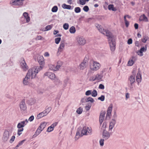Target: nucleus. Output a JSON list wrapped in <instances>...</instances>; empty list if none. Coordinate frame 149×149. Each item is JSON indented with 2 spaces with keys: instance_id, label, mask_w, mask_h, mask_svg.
I'll use <instances>...</instances> for the list:
<instances>
[{
  "instance_id": "obj_11",
  "label": "nucleus",
  "mask_w": 149,
  "mask_h": 149,
  "mask_svg": "<svg viewBox=\"0 0 149 149\" xmlns=\"http://www.w3.org/2000/svg\"><path fill=\"white\" fill-rule=\"evenodd\" d=\"M30 78V77L26 74V76L23 79V84L25 85H29V86L33 87L34 86V84H29V83Z\"/></svg>"
},
{
  "instance_id": "obj_1",
  "label": "nucleus",
  "mask_w": 149,
  "mask_h": 149,
  "mask_svg": "<svg viewBox=\"0 0 149 149\" xmlns=\"http://www.w3.org/2000/svg\"><path fill=\"white\" fill-rule=\"evenodd\" d=\"M95 26L100 32L108 37L111 50L114 51L115 49V42L111 33L108 30L104 29L98 24H96Z\"/></svg>"
},
{
  "instance_id": "obj_58",
  "label": "nucleus",
  "mask_w": 149,
  "mask_h": 149,
  "mask_svg": "<svg viewBox=\"0 0 149 149\" xmlns=\"http://www.w3.org/2000/svg\"><path fill=\"white\" fill-rule=\"evenodd\" d=\"M91 107V106L88 105L85 107V109L86 111H88L90 109Z\"/></svg>"
},
{
  "instance_id": "obj_8",
  "label": "nucleus",
  "mask_w": 149,
  "mask_h": 149,
  "mask_svg": "<svg viewBox=\"0 0 149 149\" xmlns=\"http://www.w3.org/2000/svg\"><path fill=\"white\" fill-rule=\"evenodd\" d=\"M87 129L88 130V134L91 135L92 134V130L91 127H90L85 126L83 127L81 130V136H82L84 135H87Z\"/></svg>"
},
{
  "instance_id": "obj_53",
  "label": "nucleus",
  "mask_w": 149,
  "mask_h": 149,
  "mask_svg": "<svg viewBox=\"0 0 149 149\" xmlns=\"http://www.w3.org/2000/svg\"><path fill=\"white\" fill-rule=\"evenodd\" d=\"M15 136H12L11 139L9 141V142L10 143H12L15 140Z\"/></svg>"
},
{
  "instance_id": "obj_24",
  "label": "nucleus",
  "mask_w": 149,
  "mask_h": 149,
  "mask_svg": "<svg viewBox=\"0 0 149 149\" xmlns=\"http://www.w3.org/2000/svg\"><path fill=\"white\" fill-rule=\"evenodd\" d=\"M135 60V57L134 56H132L131 58L129 60L127 63L128 65L130 66L132 65L134 63Z\"/></svg>"
},
{
  "instance_id": "obj_10",
  "label": "nucleus",
  "mask_w": 149,
  "mask_h": 149,
  "mask_svg": "<svg viewBox=\"0 0 149 149\" xmlns=\"http://www.w3.org/2000/svg\"><path fill=\"white\" fill-rule=\"evenodd\" d=\"M25 0H12L10 3L12 6H22Z\"/></svg>"
},
{
  "instance_id": "obj_21",
  "label": "nucleus",
  "mask_w": 149,
  "mask_h": 149,
  "mask_svg": "<svg viewBox=\"0 0 149 149\" xmlns=\"http://www.w3.org/2000/svg\"><path fill=\"white\" fill-rule=\"evenodd\" d=\"M54 83L56 86L58 87L62 88L63 86L62 81L58 79H56L54 81Z\"/></svg>"
},
{
  "instance_id": "obj_18",
  "label": "nucleus",
  "mask_w": 149,
  "mask_h": 149,
  "mask_svg": "<svg viewBox=\"0 0 149 149\" xmlns=\"http://www.w3.org/2000/svg\"><path fill=\"white\" fill-rule=\"evenodd\" d=\"M37 59L40 65H42V66L43 67V66L44 65L45 63L43 56H39L38 57Z\"/></svg>"
},
{
  "instance_id": "obj_54",
  "label": "nucleus",
  "mask_w": 149,
  "mask_h": 149,
  "mask_svg": "<svg viewBox=\"0 0 149 149\" xmlns=\"http://www.w3.org/2000/svg\"><path fill=\"white\" fill-rule=\"evenodd\" d=\"M34 116H31L29 118L28 120V121H29L30 122H31L34 120Z\"/></svg>"
},
{
  "instance_id": "obj_56",
  "label": "nucleus",
  "mask_w": 149,
  "mask_h": 149,
  "mask_svg": "<svg viewBox=\"0 0 149 149\" xmlns=\"http://www.w3.org/2000/svg\"><path fill=\"white\" fill-rule=\"evenodd\" d=\"M25 141V140H22V141L19 142V143H18V144L17 145L19 147V146H20L22 145L23 144V143H24V142Z\"/></svg>"
},
{
  "instance_id": "obj_34",
  "label": "nucleus",
  "mask_w": 149,
  "mask_h": 149,
  "mask_svg": "<svg viewBox=\"0 0 149 149\" xmlns=\"http://www.w3.org/2000/svg\"><path fill=\"white\" fill-rule=\"evenodd\" d=\"M49 69L52 70L53 71H56L57 70L56 66H55L54 65L52 64L50 65L49 66Z\"/></svg>"
},
{
  "instance_id": "obj_30",
  "label": "nucleus",
  "mask_w": 149,
  "mask_h": 149,
  "mask_svg": "<svg viewBox=\"0 0 149 149\" xmlns=\"http://www.w3.org/2000/svg\"><path fill=\"white\" fill-rule=\"evenodd\" d=\"M108 9L109 10L113 11H116L117 10L116 8L114 7V5L113 4H110L108 5Z\"/></svg>"
},
{
  "instance_id": "obj_28",
  "label": "nucleus",
  "mask_w": 149,
  "mask_h": 149,
  "mask_svg": "<svg viewBox=\"0 0 149 149\" xmlns=\"http://www.w3.org/2000/svg\"><path fill=\"white\" fill-rule=\"evenodd\" d=\"M42 131V130L39 127L37 129L34 134L33 136V138H35L38 136Z\"/></svg>"
},
{
  "instance_id": "obj_52",
  "label": "nucleus",
  "mask_w": 149,
  "mask_h": 149,
  "mask_svg": "<svg viewBox=\"0 0 149 149\" xmlns=\"http://www.w3.org/2000/svg\"><path fill=\"white\" fill-rule=\"evenodd\" d=\"M86 3L84 0H79V3L80 5H84Z\"/></svg>"
},
{
  "instance_id": "obj_62",
  "label": "nucleus",
  "mask_w": 149,
  "mask_h": 149,
  "mask_svg": "<svg viewBox=\"0 0 149 149\" xmlns=\"http://www.w3.org/2000/svg\"><path fill=\"white\" fill-rule=\"evenodd\" d=\"M42 37L40 36H38L36 38V39L38 40H41Z\"/></svg>"
},
{
  "instance_id": "obj_50",
  "label": "nucleus",
  "mask_w": 149,
  "mask_h": 149,
  "mask_svg": "<svg viewBox=\"0 0 149 149\" xmlns=\"http://www.w3.org/2000/svg\"><path fill=\"white\" fill-rule=\"evenodd\" d=\"M105 97L103 95H102L101 97H99L98 99L100 100L101 101H103L104 100Z\"/></svg>"
},
{
  "instance_id": "obj_35",
  "label": "nucleus",
  "mask_w": 149,
  "mask_h": 149,
  "mask_svg": "<svg viewBox=\"0 0 149 149\" xmlns=\"http://www.w3.org/2000/svg\"><path fill=\"white\" fill-rule=\"evenodd\" d=\"M85 102H90L91 103H93L94 102V100L93 98L91 97H89L86 98L85 99Z\"/></svg>"
},
{
  "instance_id": "obj_5",
  "label": "nucleus",
  "mask_w": 149,
  "mask_h": 149,
  "mask_svg": "<svg viewBox=\"0 0 149 149\" xmlns=\"http://www.w3.org/2000/svg\"><path fill=\"white\" fill-rule=\"evenodd\" d=\"M128 86L130 90H133L134 87V83L135 82V76L131 75L128 78Z\"/></svg>"
},
{
  "instance_id": "obj_57",
  "label": "nucleus",
  "mask_w": 149,
  "mask_h": 149,
  "mask_svg": "<svg viewBox=\"0 0 149 149\" xmlns=\"http://www.w3.org/2000/svg\"><path fill=\"white\" fill-rule=\"evenodd\" d=\"M132 39L130 38L127 41V43L129 45L132 44Z\"/></svg>"
},
{
  "instance_id": "obj_55",
  "label": "nucleus",
  "mask_w": 149,
  "mask_h": 149,
  "mask_svg": "<svg viewBox=\"0 0 149 149\" xmlns=\"http://www.w3.org/2000/svg\"><path fill=\"white\" fill-rule=\"evenodd\" d=\"M98 88L99 89H104V86L103 85L101 84L99 85Z\"/></svg>"
},
{
  "instance_id": "obj_29",
  "label": "nucleus",
  "mask_w": 149,
  "mask_h": 149,
  "mask_svg": "<svg viewBox=\"0 0 149 149\" xmlns=\"http://www.w3.org/2000/svg\"><path fill=\"white\" fill-rule=\"evenodd\" d=\"M112 109V106L111 104L110 105L108 108L107 113V117L111 115Z\"/></svg>"
},
{
  "instance_id": "obj_2",
  "label": "nucleus",
  "mask_w": 149,
  "mask_h": 149,
  "mask_svg": "<svg viewBox=\"0 0 149 149\" xmlns=\"http://www.w3.org/2000/svg\"><path fill=\"white\" fill-rule=\"evenodd\" d=\"M43 68L42 66H35L31 69H30L29 70L27 74L32 79L35 78L37 73Z\"/></svg>"
},
{
  "instance_id": "obj_39",
  "label": "nucleus",
  "mask_w": 149,
  "mask_h": 149,
  "mask_svg": "<svg viewBox=\"0 0 149 149\" xmlns=\"http://www.w3.org/2000/svg\"><path fill=\"white\" fill-rule=\"evenodd\" d=\"M96 76V79H97V80H101L103 77L102 75V74H97L95 75Z\"/></svg>"
},
{
  "instance_id": "obj_42",
  "label": "nucleus",
  "mask_w": 149,
  "mask_h": 149,
  "mask_svg": "<svg viewBox=\"0 0 149 149\" xmlns=\"http://www.w3.org/2000/svg\"><path fill=\"white\" fill-rule=\"evenodd\" d=\"M83 111V109L81 107H79V108H78L77 111L76 112L78 114H81L82 112Z\"/></svg>"
},
{
  "instance_id": "obj_61",
  "label": "nucleus",
  "mask_w": 149,
  "mask_h": 149,
  "mask_svg": "<svg viewBox=\"0 0 149 149\" xmlns=\"http://www.w3.org/2000/svg\"><path fill=\"white\" fill-rule=\"evenodd\" d=\"M126 100L127 99L130 97V94L129 93H127L125 94Z\"/></svg>"
},
{
  "instance_id": "obj_17",
  "label": "nucleus",
  "mask_w": 149,
  "mask_h": 149,
  "mask_svg": "<svg viewBox=\"0 0 149 149\" xmlns=\"http://www.w3.org/2000/svg\"><path fill=\"white\" fill-rule=\"evenodd\" d=\"M19 106L21 111H24L26 110V107L25 104L24 100H22L20 103Z\"/></svg>"
},
{
  "instance_id": "obj_32",
  "label": "nucleus",
  "mask_w": 149,
  "mask_h": 149,
  "mask_svg": "<svg viewBox=\"0 0 149 149\" xmlns=\"http://www.w3.org/2000/svg\"><path fill=\"white\" fill-rule=\"evenodd\" d=\"M47 124V123L45 122H43L41 123L40 126L38 127L43 130Z\"/></svg>"
},
{
  "instance_id": "obj_64",
  "label": "nucleus",
  "mask_w": 149,
  "mask_h": 149,
  "mask_svg": "<svg viewBox=\"0 0 149 149\" xmlns=\"http://www.w3.org/2000/svg\"><path fill=\"white\" fill-rule=\"evenodd\" d=\"M134 26L136 29H137L138 28V25L137 23L134 24Z\"/></svg>"
},
{
  "instance_id": "obj_46",
  "label": "nucleus",
  "mask_w": 149,
  "mask_h": 149,
  "mask_svg": "<svg viewBox=\"0 0 149 149\" xmlns=\"http://www.w3.org/2000/svg\"><path fill=\"white\" fill-rule=\"evenodd\" d=\"M69 27V24L68 23H65L63 25V28L65 30H67Z\"/></svg>"
},
{
  "instance_id": "obj_44",
  "label": "nucleus",
  "mask_w": 149,
  "mask_h": 149,
  "mask_svg": "<svg viewBox=\"0 0 149 149\" xmlns=\"http://www.w3.org/2000/svg\"><path fill=\"white\" fill-rule=\"evenodd\" d=\"M74 11L77 13H78L80 12L81 8L79 7H77L74 8Z\"/></svg>"
},
{
  "instance_id": "obj_60",
  "label": "nucleus",
  "mask_w": 149,
  "mask_h": 149,
  "mask_svg": "<svg viewBox=\"0 0 149 149\" xmlns=\"http://www.w3.org/2000/svg\"><path fill=\"white\" fill-rule=\"evenodd\" d=\"M44 55L45 57H49V54L47 52H45Z\"/></svg>"
},
{
  "instance_id": "obj_15",
  "label": "nucleus",
  "mask_w": 149,
  "mask_h": 149,
  "mask_svg": "<svg viewBox=\"0 0 149 149\" xmlns=\"http://www.w3.org/2000/svg\"><path fill=\"white\" fill-rule=\"evenodd\" d=\"M65 47V42L64 41H61L58 49L57 53L60 54L61 52H62L64 49Z\"/></svg>"
},
{
  "instance_id": "obj_23",
  "label": "nucleus",
  "mask_w": 149,
  "mask_h": 149,
  "mask_svg": "<svg viewBox=\"0 0 149 149\" xmlns=\"http://www.w3.org/2000/svg\"><path fill=\"white\" fill-rule=\"evenodd\" d=\"M26 100L27 103L30 105L33 104L35 102V99L32 98H26Z\"/></svg>"
},
{
  "instance_id": "obj_25",
  "label": "nucleus",
  "mask_w": 149,
  "mask_h": 149,
  "mask_svg": "<svg viewBox=\"0 0 149 149\" xmlns=\"http://www.w3.org/2000/svg\"><path fill=\"white\" fill-rule=\"evenodd\" d=\"M23 15L27 23H28L30 22V18L28 13L27 12H24L23 14Z\"/></svg>"
},
{
  "instance_id": "obj_14",
  "label": "nucleus",
  "mask_w": 149,
  "mask_h": 149,
  "mask_svg": "<svg viewBox=\"0 0 149 149\" xmlns=\"http://www.w3.org/2000/svg\"><path fill=\"white\" fill-rule=\"evenodd\" d=\"M147 50V47L146 45L145 47H141L139 50L136 53L139 56H141L143 55V52H146Z\"/></svg>"
},
{
  "instance_id": "obj_26",
  "label": "nucleus",
  "mask_w": 149,
  "mask_h": 149,
  "mask_svg": "<svg viewBox=\"0 0 149 149\" xmlns=\"http://www.w3.org/2000/svg\"><path fill=\"white\" fill-rule=\"evenodd\" d=\"M139 20L140 21H144L147 22L148 21V19L147 17L144 14L141 15L139 18Z\"/></svg>"
},
{
  "instance_id": "obj_49",
  "label": "nucleus",
  "mask_w": 149,
  "mask_h": 149,
  "mask_svg": "<svg viewBox=\"0 0 149 149\" xmlns=\"http://www.w3.org/2000/svg\"><path fill=\"white\" fill-rule=\"evenodd\" d=\"M83 10L86 12H87L89 10V8L87 6H85L83 8Z\"/></svg>"
},
{
  "instance_id": "obj_3",
  "label": "nucleus",
  "mask_w": 149,
  "mask_h": 149,
  "mask_svg": "<svg viewBox=\"0 0 149 149\" xmlns=\"http://www.w3.org/2000/svg\"><path fill=\"white\" fill-rule=\"evenodd\" d=\"M28 121L27 119L21 121L19 123L17 126V127L18 128L17 131V134L19 136L22 133L21 132L23 131L24 130V127L28 123Z\"/></svg>"
},
{
  "instance_id": "obj_33",
  "label": "nucleus",
  "mask_w": 149,
  "mask_h": 149,
  "mask_svg": "<svg viewBox=\"0 0 149 149\" xmlns=\"http://www.w3.org/2000/svg\"><path fill=\"white\" fill-rule=\"evenodd\" d=\"M149 38L148 36L146 35H145L143 36V38L141 39V40L143 42L145 43L146 42Z\"/></svg>"
},
{
  "instance_id": "obj_51",
  "label": "nucleus",
  "mask_w": 149,
  "mask_h": 149,
  "mask_svg": "<svg viewBox=\"0 0 149 149\" xmlns=\"http://www.w3.org/2000/svg\"><path fill=\"white\" fill-rule=\"evenodd\" d=\"M92 93L91 90H88L85 93V95L86 96H88L91 94Z\"/></svg>"
},
{
  "instance_id": "obj_38",
  "label": "nucleus",
  "mask_w": 149,
  "mask_h": 149,
  "mask_svg": "<svg viewBox=\"0 0 149 149\" xmlns=\"http://www.w3.org/2000/svg\"><path fill=\"white\" fill-rule=\"evenodd\" d=\"M69 31L71 33H74L76 31V29L75 27L74 26L71 27Z\"/></svg>"
},
{
  "instance_id": "obj_20",
  "label": "nucleus",
  "mask_w": 149,
  "mask_h": 149,
  "mask_svg": "<svg viewBox=\"0 0 149 149\" xmlns=\"http://www.w3.org/2000/svg\"><path fill=\"white\" fill-rule=\"evenodd\" d=\"M110 134L107 131H104L102 133V137L104 140H107L109 138Z\"/></svg>"
},
{
  "instance_id": "obj_27",
  "label": "nucleus",
  "mask_w": 149,
  "mask_h": 149,
  "mask_svg": "<svg viewBox=\"0 0 149 149\" xmlns=\"http://www.w3.org/2000/svg\"><path fill=\"white\" fill-rule=\"evenodd\" d=\"M86 63L85 62H83L79 65V69L83 70L86 67Z\"/></svg>"
},
{
  "instance_id": "obj_41",
  "label": "nucleus",
  "mask_w": 149,
  "mask_h": 149,
  "mask_svg": "<svg viewBox=\"0 0 149 149\" xmlns=\"http://www.w3.org/2000/svg\"><path fill=\"white\" fill-rule=\"evenodd\" d=\"M91 94L92 96L93 97H95L97 96V93L96 90H94L93 91H92Z\"/></svg>"
},
{
  "instance_id": "obj_40",
  "label": "nucleus",
  "mask_w": 149,
  "mask_h": 149,
  "mask_svg": "<svg viewBox=\"0 0 149 149\" xmlns=\"http://www.w3.org/2000/svg\"><path fill=\"white\" fill-rule=\"evenodd\" d=\"M52 28V26L50 25L47 26L45 29L41 30L43 31H46L50 30Z\"/></svg>"
},
{
  "instance_id": "obj_31",
  "label": "nucleus",
  "mask_w": 149,
  "mask_h": 149,
  "mask_svg": "<svg viewBox=\"0 0 149 149\" xmlns=\"http://www.w3.org/2000/svg\"><path fill=\"white\" fill-rule=\"evenodd\" d=\"M104 115L105 113H102L100 114L99 118L100 122V124H101L103 121L104 119Z\"/></svg>"
},
{
  "instance_id": "obj_4",
  "label": "nucleus",
  "mask_w": 149,
  "mask_h": 149,
  "mask_svg": "<svg viewBox=\"0 0 149 149\" xmlns=\"http://www.w3.org/2000/svg\"><path fill=\"white\" fill-rule=\"evenodd\" d=\"M75 42L78 45L80 46L84 45L86 42L85 38L84 37L80 36H78L76 38Z\"/></svg>"
},
{
  "instance_id": "obj_63",
  "label": "nucleus",
  "mask_w": 149,
  "mask_h": 149,
  "mask_svg": "<svg viewBox=\"0 0 149 149\" xmlns=\"http://www.w3.org/2000/svg\"><path fill=\"white\" fill-rule=\"evenodd\" d=\"M107 124L105 123H104L102 125V127L105 129L106 127Z\"/></svg>"
},
{
  "instance_id": "obj_6",
  "label": "nucleus",
  "mask_w": 149,
  "mask_h": 149,
  "mask_svg": "<svg viewBox=\"0 0 149 149\" xmlns=\"http://www.w3.org/2000/svg\"><path fill=\"white\" fill-rule=\"evenodd\" d=\"M100 64L97 62L93 61L91 63L90 68L92 71H96L98 70L100 67Z\"/></svg>"
},
{
  "instance_id": "obj_36",
  "label": "nucleus",
  "mask_w": 149,
  "mask_h": 149,
  "mask_svg": "<svg viewBox=\"0 0 149 149\" xmlns=\"http://www.w3.org/2000/svg\"><path fill=\"white\" fill-rule=\"evenodd\" d=\"M62 7L64 9H66L69 10L71 8V6L70 5H67L65 3H64L62 5Z\"/></svg>"
},
{
  "instance_id": "obj_48",
  "label": "nucleus",
  "mask_w": 149,
  "mask_h": 149,
  "mask_svg": "<svg viewBox=\"0 0 149 149\" xmlns=\"http://www.w3.org/2000/svg\"><path fill=\"white\" fill-rule=\"evenodd\" d=\"M61 40V38L60 37L55 38V43L56 44H58L60 41Z\"/></svg>"
},
{
  "instance_id": "obj_16",
  "label": "nucleus",
  "mask_w": 149,
  "mask_h": 149,
  "mask_svg": "<svg viewBox=\"0 0 149 149\" xmlns=\"http://www.w3.org/2000/svg\"><path fill=\"white\" fill-rule=\"evenodd\" d=\"M21 68L24 71H26L28 69V67L24 59L20 63Z\"/></svg>"
},
{
  "instance_id": "obj_12",
  "label": "nucleus",
  "mask_w": 149,
  "mask_h": 149,
  "mask_svg": "<svg viewBox=\"0 0 149 149\" xmlns=\"http://www.w3.org/2000/svg\"><path fill=\"white\" fill-rule=\"evenodd\" d=\"M141 71V70L139 68L137 73L136 76V80L137 82V84L139 85L141 82L142 80Z\"/></svg>"
},
{
  "instance_id": "obj_43",
  "label": "nucleus",
  "mask_w": 149,
  "mask_h": 149,
  "mask_svg": "<svg viewBox=\"0 0 149 149\" xmlns=\"http://www.w3.org/2000/svg\"><path fill=\"white\" fill-rule=\"evenodd\" d=\"M58 9V7L56 6H54L52 9V11L53 12H56L57 11Z\"/></svg>"
},
{
  "instance_id": "obj_37",
  "label": "nucleus",
  "mask_w": 149,
  "mask_h": 149,
  "mask_svg": "<svg viewBox=\"0 0 149 149\" xmlns=\"http://www.w3.org/2000/svg\"><path fill=\"white\" fill-rule=\"evenodd\" d=\"M62 65V63L61 61H58L57 63L56 67L57 68V70L60 68L61 66Z\"/></svg>"
},
{
  "instance_id": "obj_13",
  "label": "nucleus",
  "mask_w": 149,
  "mask_h": 149,
  "mask_svg": "<svg viewBox=\"0 0 149 149\" xmlns=\"http://www.w3.org/2000/svg\"><path fill=\"white\" fill-rule=\"evenodd\" d=\"M44 76H47L52 80H54L56 77L55 74L51 72H46L44 74Z\"/></svg>"
},
{
  "instance_id": "obj_19",
  "label": "nucleus",
  "mask_w": 149,
  "mask_h": 149,
  "mask_svg": "<svg viewBox=\"0 0 149 149\" xmlns=\"http://www.w3.org/2000/svg\"><path fill=\"white\" fill-rule=\"evenodd\" d=\"M116 120L114 119H112L110 122L109 131H111L116 123Z\"/></svg>"
},
{
  "instance_id": "obj_45",
  "label": "nucleus",
  "mask_w": 149,
  "mask_h": 149,
  "mask_svg": "<svg viewBox=\"0 0 149 149\" xmlns=\"http://www.w3.org/2000/svg\"><path fill=\"white\" fill-rule=\"evenodd\" d=\"M104 139H101L99 141V143L100 145L101 146H104Z\"/></svg>"
},
{
  "instance_id": "obj_47",
  "label": "nucleus",
  "mask_w": 149,
  "mask_h": 149,
  "mask_svg": "<svg viewBox=\"0 0 149 149\" xmlns=\"http://www.w3.org/2000/svg\"><path fill=\"white\" fill-rule=\"evenodd\" d=\"M80 136H81V134H80V133L79 131H77L75 137V139H78Z\"/></svg>"
},
{
  "instance_id": "obj_59",
  "label": "nucleus",
  "mask_w": 149,
  "mask_h": 149,
  "mask_svg": "<svg viewBox=\"0 0 149 149\" xmlns=\"http://www.w3.org/2000/svg\"><path fill=\"white\" fill-rule=\"evenodd\" d=\"M96 76L95 75L93 76L91 78V80L92 81H94L97 80V79L96 78Z\"/></svg>"
},
{
  "instance_id": "obj_9",
  "label": "nucleus",
  "mask_w": 149,
  "mask_h": 149,
  "mask_svg": "<svg viewBox=\"0 0 149 149\" xmlns=\"http://www.w3.org/2000/svg\"><path fill=\"white\" fill-rule=\"evenodd\" d=\"M11 132L7 130H5L3 134L2 140L4 142L7 141L11 134Z\"/></svg>"
},
{
  "instance_id": "obj_22",
  "label": "nucleus",
  "mask_w": 149,
  "mask_h": 149,
  "mask_svg": "<svg viewBox=\"0 0 149 149\" xmlns=\"http://www.w3.org/2000/svg\"><path fill=\"white\" fill-rule=\"evenodd\" d=\"M58 124V122H55L52 124L50 127H49L47 130V131L48 132H50L52 131L54 128Z\"/></svg>"
},
{
  "instance_id": "obj_7",
  "label": "nucleus",
  "mask_w": 149,
  "mask_h": 149,
  "mask_svg": "<svg viewBox=\"0 0 149 149\" xmlns=\"http://www.w3.org/2000/svg\"><path fill=\"white\" fill-rule=\"evenodd\" d=\"M51 110L50 108L49 107L43 111L42 112L39 113L36 117L37 119H39L42 118L46 116L50 111Z\"/></svg>"
}]
</instances>
